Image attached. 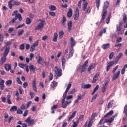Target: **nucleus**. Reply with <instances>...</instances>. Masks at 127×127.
I'll list each match as a JSON object with an SVG mask.
<instances>
[{"label": "nucleus", "mask_w": 127, "mask_h": 127, "mask_svg": "<svg viewBox=\"0 0 127 127\" xmlns=\"http://www.w3.org/2000/svg\"><path fill=\"white\" fill-rule=\"evenodd\" d=\"M118 68H119V65H117L115 68H113L112 73H113V74H115V72H116Z\"/></svg>", "instance_id": "680f3d73"}, {"label": "nucleus", "mask_w": 127, "mask_h": 127, "mask_svg": "<svg viewBox=\"0 0 127 127\" xmlns=\"http://www.w3.org/2000/svg\"><path fill=\"white\" fill-rule=\"evenodd\" d=\"M95 116H96V114H93L91 116V119H90V121H86L84 125L85 127H92V125H93V120H94L95 118Z\"/></svg>", "instance_id": "6e6552de"}, {"label": "nucleus", "mask_w": 127, "mask_h": 127, "mask_svg": "<svg viewBox=\"0 0 127 127\" xmlns=\"http://www.w3.org/2000/svg\"><path fill=\"white\" fill-rule=\"evenodd\" d=\"M88 63H89V60H87L83 64L82 66H80L78 68V71H80L81 73L82 72H85L87 70V67H88Z\"/></svg>", "instance_id": "423d86ee"}, {"label": "nucleus", "mask_w": 127, "mask_h": 127, "mask_svg": "<svg viewBox=\"0 0 127 127\" xmlns=\"http://www.w3.org/2000/svg\"><path fill=\"white\" fill-rule=\"evenodd\" d=\"M111 19V14H109L108 15V16L106 20L107 24H108V23L110 22V19Z\"/></svg>", "instance_id": "de8ad7c7"}, {"label": "nucleus", "mask_w": 127, "mask_h": 127, "mask_svg": "<svg viewBox=\"0 0 127 127\" xmlns=\"http://www.w3.org/2000/svg\"><path fill=\"white\" fill-rule=\"evenodd\" d=\"M19 66L20 68H22V69H23L24 67H26V71L27 73H28L29 72V69L28 68V65L24 64H19Z\"/></svg>", "instance_id": "f8f14e48"}, {"label": "nucleus", "mask_w": 127, "mask_h": 127, "mask_svg": "<svg viewBox=\"0 0 127 127\" xmlns=\"http://www.w3.org/2000/svg\"><path fill=\"white\" fill-rule=\"evenodd\" d=\"M122 42V38L119 37L116 40V43H119V42Z\"/></svg>", "instance_id": "338daca9"}, {"label": "nucleus", "mask_w": 127, "mask_h": 127, "mask_svg": "<svg viewBox=\"0 0 127 127\" xmlns=\"http://www.w3.org/2000/svg\"><path fill=\"white\" fill-rule=\"evenodd\" d=\"M24 33V30L21 29L18 31V36H20L21 35H22Z\"/></svg>", "instance_id": "4c0bfd02"}, {"label": "nucleus", "mask_w": 127, "mask_h": 127, "mask_svg": "<svg viewBox=\"0 0 127 127\" xmlns=\"http://www.w3.org/2000/svg\"><path fill=\"white\" fill-rule=\"evenodd\" d=\"M96 67V64H91L89 65V67L88 68V71L89 72V73H91V70L94 69Z\"/></svg>", "instance_id": "aec40b11"}, {"label": "nucleus", "mask_w": 127, "mask_h": 127, "mask_svg": "<svg viewBox=\"0 0 127 127\" xmlns=\"http://www.w3.org/2000/svg\"><path fill=\"white\" fill-rule=\"evenodd\" d=\"M43 61H44L43 59L42 58H41L40 56H39V58L38 59V63H39V64H40L41 65H43Z\"/></svg>", "instance_id": "cd10ccee"}, {"label": "nucleus", "mask_w": 127, "mask_h": 127, "mask_svg": "<svg viewBox=\"0 0 127 127\" xmlns=\"http://www.w3.org/2000/svg\"><path fill=\"white\" fill-rule=\"evenodd\" d=\"M18 18L19 19V21H21V20H22V17L21 16V14H16L15 18H13V19L10 22V23H14V22H15V21L17 20Z\"/></svg>", "instance_id": "1a4fd4ad"}, {"label": "nucleus", "mask_w": 127, "mask_h": 127, "mask_svg": "<svg viewBox=\"0 0 127 127\" xmlns=\"http://www.w3.org/2000/svg\"><path fill=\"white\" fill-rule=\"evenodd\" d=\"M50 9L52 11H53L54 10H56V7H55V6L52 5L50 7Z\"/></svg>", "instance_id": "8fccbe9b"}, {"label": "nucleus", "mask_w": 127, "mask_h": 127, "mask_svg": "<svg viewBox=\"0 0 127 127\" xmlns=\"http://www.w3.org/2000/svg\"><path fill=\"white\" fill-rule=\"evenodd\" d=\"M26 23V24H30V23H31V20L29 18H27Z\"/></svg>", "instance_id": "09e8293b"}, {"label": "nucleus", "mask_w": 127, "mask_h": 127, "mask_svg": "<svg viewBox=\"0 0 127 127\" xmlns=\"http://www.w3.org/2000/svg\"><path fill=\"white\" fill-rule=\"evenodd\" d=\"M58 37V34L57 33H54V38H53V41L54 42H56L57 41V38Z\"/></svg>", "instance_id": "c756f323"}, {"label": "nucleus", "mask_w": 127, "mask_h": 127, "mask_svg": "<svg viewBox=\"0 0 127 127\" xmlns=\"http://www.w3.org/2000/svg\"><path fill=\"white\" fill-rule=\"evenodd\" d=\"M120 74H121V71H118L116 73H115L113 76L112 80L115 81V80L118 79L120 76Z\"/></svg>", "instance_id": "2eb2a0df"}, {"label": "nucleus", "mask_w": 127, "mask_h": 127, "mask_svg": "<svg viewBox=\"0 0 127 127\" xmlns=\"http://www.w3.org/2000/svg\"><path fill=\"white\" fill-rule=\"evenodd\" d=\"M114 121V117H111L110 118L105 120V122L106 123H113Z\"/></svg>", "instance_id": "a19ab883"}, {"label": "nucleus", "mask_w": 127, "mask_h": 127, "mask_svg": "<svg viewBox=\"0 0 127 127\" xmlns=\"http://www.w3.org/2000/svg\"><path fill=\"white\" fill-rule=\"evenodd\" d=\"M29 68L31 71H34V70H35V68H34V66L32 65H30Z\"/></svg>", "instance_id": "bf43d9fd"}, {"label": "nucleus", "mask_w": 127, "mask_h": 127, "mask_svg": "<svg viewBox=\"0 0 127 127\" xmlns=\"http://www.w3.org/2000/svg\"><path fill=\"white\" fill-rule=\"evenodd\" d=\"M71 88H72L71 82H69V84L67 85L66 89L65 92L64 93V95L63 96V98L62 100V107L64 109H66V108H67V106H68V104H71L72 103V101L71 100H67L66 101H65V99H66V97H67L68 92H69V90H70Z\"/></svg>", "instance_id": "f257e3e1"}, {"label": "nucleus", "mask_w": 127, "mask_h": 127, "mask_svg": "<svg viewBox=\"0 0 127 127\" xmlns=\"http://www.w3.org/2000/svg\"><path fill=\"white\" fill-rule=\"evenodd\" d=\"M10 50V47H7L6 46H4L1 49V51H4L3 56L1 58L0 60V64L2 65L4 63H5V61H6V56L9 53V51Z\"/></svg>", "instance_id": "f03ea898"}, {"label": "nucleus", "mask_w": 127, "mask_h": 127, "mask_svg": "<svg viewBox=\"0 0 127 127\" xmlns=\"http://www.w3.org/2000/svg\"><path fill=\"white\" fill-rule=\"evenodd\" d=\"M25 26V24L23 23L22 25L21 24L18 25V26H17L16 28L17 29H18V28H21V27H23V26Z\"/></svg>", "instance_id": "13d9d810"}, {"label": "nucleus", "mask_w": 127, "mask_h": 127, "mask_svg": "<svg viewBox=\"0 0 127 127\" xmlns=\"http://www.w3.org/2000/svg\"><path fill=\"white\" fill-rule=\"evenodd\" d=\"M54 71L56 74L55 77H56V78H58V77H61L62 75V70L60 68H58V66L55 67Z\"/></svg>", "instance_id": "0eeeda50"}, {"label": "nucleus", "mask_w": 127, "mask_h": 127, "mask_svg": "<svg viewBox=\"0 0 127 127\" xmlns=\"http://www.w3.org/2000/svg\"><path fill=\"white\" fill-rule=\"evenodd\" d=\"M114 55L115 54L114 53V52H111L109 56V59H112Z\"/></svg>", "instance_id": "4d7b16f0"}, {"label": "nucleus", "mask_w": 127, "mask_h": 127, "mask_svg": "<svg viewBox=\"0 0 127 127\" xmlns=\"http://www.w3.org/2000/svg\"><path fill=\"white\" fill-rule=\"evenodd\" d=\"M68 30H72V21H69L68 22Z\"/></svg>", "instance_id": "c9c22d12"}, {"label": "nucleus", "mask_w": 127, "mask_h": 127, "mask_svg": "<svg viewBox=\"0 0 127 127\" xmlns=\"http://www.w3.org/2000/svg\"><path fill=\"white\" fill-rule=\"evenodd\" d=\"M10 98H11V96H10V95H8L7 96V103L8 104H9V105H11V104H12Z\"/></svg>", "instance_id": "2f4dec72"}, {"label": "nucleus", "mask_w": 127, "mask_h": 127, "mask_svg": "<svg viewBox=\"0 0 127 127\" xmlns=\"http://www.w3.org/2000/svg\"><path fill=\"white\" fill-rule=\"evenodd\" d=\"M63 36H64V31H60L59 32V37H60V38H62Z\"/></svg>", "instance_id": "58836bf2"}, {"label": "nucleus", "mask_w": 127, "mask_h": 127, "mask_svg": "<svg viewBox=\"0 0 127 127\" xmlns=\"http://www.w3.org/2000/svg\"><path fill=\"white\" fill-rule=\"evenodd\" d=\"M26 123L28 124V126H32L34 123V120L31 119V117H28L26 120Z\"/></svg>", "instance_id": "ddd939ff"}, {"label": "nucleus", "mask_w": 127, "mask_h": 127, "mask_svg": "<svg viewBox=\"0 0 127 127\" xmlns=\"http://www.w3.org/2000/svg\"><path fill=\"white\" fill-rule=\"evenodd\" d=\"M31 104H32V101H29L27 102L26 106V108L28 109L29 107H30V106H31Z\"/></svg>", "instance_id": "603ef678"}, {"label": "nucleus", "mask_w": 127, "mask_h": 127, "mask_svg": "<svg viewBox=\"0 0 127 127\" xmlns=\"http://www.w3.org/2000/svg\"><path fill=\"white\" fill-rule=\"evenodd\" d=\"M76 90L75 89H73L69 92L68 95H73V94H75V93H76Z\"/></svg>", "instance_id": "37998d69"}, {"label": "nucleus", "mask_w": 127, "mask_h": 127, "mask_svg": "<svg viewBox=\"0 0 127 127\" xmlns=\"http://www.w3.org/2000/svg\"><path fill=\"white\" fill-rule=\"evenodd\" d=\"M97 97H98V94H95V96H93L92 97V100H91V103H93L95 100L97 98Z\"/></svg>", "instance_id": "864d4df0"}, {"label": "nucleus", "mask_w": 127, "mask_h": 127, "mask_svg": "<svg viewBox=\"0 0 127 127\" xmlns=\"http://www.w3.org/2000/svg\"><path fill=\"white\" fill-rule=\"evenodd\" d=\"M74 52H75V50H74L73 48H71L70 49L69 52V56L68 58H71L72 56H73L74 54Z\"/></svg>", "instance_id": "412c9836"}, {"label": "nucleus", "mask_w": 127, "mask_h": 127, "mask_svg": "<svg viewBox=\"0 0 127 127\" xmlns=\"http://www.w3.org/2000/svg\"><path fill=\"white\" fill-rule=\"evenodd\" d=\"M85 12L86 14H88V13H90V12H91V9L90 8V7H87V8L85 10Z\"/></svg>", "instance_id": "6e6d98bb"}, {"label": "nucleus", "mask_w": 127, "mask_h": 127, "mask_svg": "<svg viewBox=\"0 0 127 127\" xmlns=\"http://www.w3.org/2000/svg\"><path fill=\"white\" fill-rule=\"evenodd\" d=\"M66 98L67 101H69V100H71V99H73V95H68L66 96Z\"/></svg>", "instance_id": "052dcab7"}, {"label": "nucleus", "mask_w": 127, "mask_h": 127, "mask_svg": "<svg viewBox=\"0 0 127 127\" xmlns=\"http://www.w3.org/2000/svg\"><path fill=\"white\" fill-rule=\"evenodd\" d=\"M10 112H15L17 111V106H12L10 109Z\"/></svg>", "instance_id": "72a5a7b5"}, {"label": "nucleus", "mask_w": 127, "mask_h": 127, "mask_svg": "<svg viewBox=\"0 0 127 127\" xmlns=\"http://www.w3.org/2000/svg\"><path fill=\"white\" fill-rule=\"evenodd\" d=\"M13 1H14V0H10V1H9L8 2V5L10 9H11V8H12V6H13V4H12ZM20 5V3H19V2H14V5L19 6Z\"/></svg>", "instance_id": "9b49d317"}, {"label": "nucleus", "mask_w": 127, "mask_h": 127, "mask_svg": "<svg viewBox=\"0 0 127 127\" xmlns=\"http://www.w3.org/2000/svg\"><path fill=\"white\" fill-rule=\"evenodd\" d=\"M6 84L7 86H10V85H11V84H12V81L9 80L6 81Z\"/></svg>", "instance_id": "3c124183"}, {"label": "nucleus", "mask_w": 127, "mask_h": 127, "mask_svg": "<svg viewBox=\"0 0 127 127\" xmlns=\"http://www.w3.org/2000/svg\"><path fill=\"white\" fill-rule=\"evenodd\" d=\"M73 15V10L69 9L68 12L67 13V16L70 18Z\"/></svg>", "instance_id": "7c9ffc66"}, {"label": "nucleus", "mask_w": 127, "mask_h": 127, "mask_svg": "<svg viewBox=\"0 0 127 127\" xmlns=\"http://www.w3.org/2000/svg\"><path fill=\"white\" fill-rule=\"evenodd\" d=\"M34 49H35V47H34L33 45H32L30 47V51L31 52H33V51H34Z\"/></svg>", "instance_id": "e2e57ef3"}, {"label": "nucleus", "mask_w": 127, "mask_h": 127, "mask_svg": "<svg viewBox=\"0 0 127 127\" xmlns=\"http://www.w3.org/2000/svg\"><path fill=\"white\" fill-rule=\"evenodd\" d=\"M110 46V44L109 43H107L106 44H103L102 46L103 49H108V48H109Z\"/></svg>", "instance_id": "f704fd0d"}, {"label": "nucleus", "mask_w": 127, "mask_h": 127, "mask_svg": "<svg viewBox=\"0 0 127 127\" xmlns=\"http://www.w3.org/2000/svg\"><path fill=\"white\" fill-rule=\"evenodd\" d=\"M32 87L34 92H37V88H36V82L35 80H33L32 82Z\"/></svg>", "instance_id": "a878e982"}, {"label": "nucleus", "mask_w": 127, "mask_h": 127, "mask_svg": "<svg viewBox=\"0 0 127 127\" xmlns=\"http://www.w3.org/2000/svg\"><path fill=\"white\" fill-rule=\"evenodd\" d=\"M78 123L77 122H73V127H77L78 126Z\"/></svg>", "instance_id": "774afa93"}, {"label": "nucleus", "mask_w": 127, "mask_h": 127, "mask_svg": "<svg viewBox=\"0 0 127 127\" xmlns=\"http://www.w3.org/2000/svg\"><path fill=\"white\" fill-rule=\"evenodd\" d=\"M123 24V23L122 22H120L118 24L116 25L117 27V31L119 34H124V31H122L121 27L122 25Z\"/></svg>", "instance_id": "9d476101"}, {"label": "nucleus", "mask_w": 127, "mask_h": 127, "mask_svg": "<svg viewBox=\"0 0 127 127\" xmlns=\"http://www.w3.org/2000/svg\"><path fill=\"white\" fill-rule=\"evenodd\" d=\"M74 15V20H78V19H79V15H80L79 9L76 8Z\"/></svg>", "instance_id": "dca6fc26"}, {"label": "nucleus", "mask_w": 127, "mask_h": 127, "mask_svg": "<svg viewBox=\"0 0 127 127\" xmlns=\"http://www.w3.org/2000/svg\"><path fill=\"white\" fill-rule=\"evenodd\" d=\"M39 21H40V23H39L37 26H36L35 29V30H39L40 31H41L44 27V24L45 23V21L39 19Z\"/></svg>", "instance_id": "39448f33"}, {"label": "nucleus", "mask_w": 127, "mask_h": 127, "mask_svg": "<svg viewBox=\"0 0 127 127\" xmlns=\"http://www.w3.org/2000/svg\"><path fill=\"white\" fill-rule=\"evenodd\" d=\"M109 84V81L106 80L104 82V84L102 85V87H101L102 93H105L106 90L107 89V85Z\"/></svg>", "instance_id": "4468645a"}, {"label": "nucleus", "mask_w": 127, "mask_h": 127, "mask_svg": "<svg viewBox=\"0 0 127 127\" xmlns=\"http://www.w3.org/2000/svg\"><path fill=\"white\" fill-rule=\"evenodd\" d=\"M109 7V1H107L104 2V5L103 6V9L102 12V18L101 22H104V20L106 18V16L107 15V10Z\"/></svg>", "instance_id": "7ed1b4c3"}, {"label": "nucleus", "mask_w": 127, "mask_h": 127, "mask_svg": "<svg viewBox=\"0 0 127 127\" xmlns=\"http://www.w3.org/2000/svg\"><path fill=\"white\" fill-rule=\"evenodd\" d=\"M70 44L71 46V48H73L74 46L76 45V42L73 37H71L70 39Z\"/></svg>", "instance_id": "5701e85b"}, {"label": "nucleus", "mask_w": 127, "mask_h": 127, "mask_svg": "<svg viewBox=\"0 0 127 127\" xmlns=\"http://www.w3.org/2000/svg\"><path fill=\"white\" fill-rule=\"evenodd\" d=\"M65 64H66V60L64 58L62 59V65L63 69H65Z\"/></svg>", "instance_id": "c85d7f7f"}, {"label": "nucleus", "mask_w": 127, "mask_h": 127, "mask_svg": "<svg viewBox=\"0 0 127 127\" xmlns=\"http://www.w3.org/2000/svg\"><path fill=\"white\" fill-rule=\"evenodd\" d=\"M19 48L21 50H23L24 49V44H22L20 45Z\"/></svg>", "instance_id": "69168bd1"}, {"label": "nucleus", "mask_w": 127, "mask_h": 127, "mask_svg": "<svg viewBox=\"0 0 127 127\" xmlns=\"http://www.w3.org/2000/svg\"><path fill=\"white\" fill-rule=\"evenodd\" d=\"M3 42V35L2 34L0 33V45H1Z\"/></svg>", "instance_id": "e433bc0d"}, {"label": "nucleus", "mask_w": 127, "mask_h": 127, "mask_svg": "<svg viewBox=\"0 0 127 127\" xmlns=\"http://www.w3.org/2000/svg\"><path fill=\"white\" fill-rule=\"evenodd\" d=\"M100 0H96V5L97 9H99V7L100 6Z\"/></svg>", "instance_id": "49530a36"}, {"label": "nucleus", "mask_w": 127, "mask_h": 127, "mask_svg": "<svg viewBox=\"0 0 127 127\" xmlns=\"http://www.w3.org/2000/svg\"><path fill=\"white\" fill-rule=\"evenodd\" d=\"M53 79V74H52V73L50 72V75L49 76V79L50 80V81H51Z\"/></svg>", "instance_id": "5fc2aeb1"}, {"label": "nucleus", "mask_w": 127, "mask_h": 127, "mask_svg": "<svg viewBox=\"0 0 127 127\" xmlns=\"http://www.w3.org/2000/svg\"><path fill=\"white\" fill-rule=\"evenodd\" d=\"M108 64H109L107 66L106 72H108L111 67H113V65H114V64H115V62L114 61L110 62L109 63H108Z\"/></svg>", "instance_id": "f3484780"}, {"label": "nucleus", "mask_w": 127, "mask_h": 127, "mask_svg": "<svg viewBox=\"0 0 127 127\" xmlns=\"http://www.w3.org/2000/svg\"><path fill=\"white\" fill-rule=\"evenodd\" d=\"M92 87V85L91 84H83L81 85V88L82 89H90Z\"/></svg>", "instance_id": "b1692460"}, {"label": "nucleus", "mask_w": 127, "mask_h": 127, "mask_svg": "<svg viewBox=\"0 0 127 127\" xmlns=\"http://www.w3.org/2000/svg\"><path fill=\"white\" fill-rule=\"evenodd\" d=\"M5 69L6 71H8L11 69V64H6L5 65Z\"/></svg>", "instance_id": "bb28decb"}, {"label": "nucleus", "mask_w": 127, "mask_h": 127, "mask_svg": "<svg viewBox=\"0 0 127 127\" xmlns=\"http://www.w3.org/2000/svg\"><path fill=\"white\" fill-rule=\"evenodd\" d=\"M88 6V3L87 2H85L84 4H83L82 6V9L84 11H85V10H86V9H87V7Z\"/></svg>", "instance_id": "ea45409f"}, {"label": "nucleus", "mask_w": 127, "mask_h": 127, "mask_svg": "<svg viewBox=\"0 0 127 127\" xmlns=\"http://www.w3.org/2000/svg\"><path fill=\"white\" fill-rule=\"evenodd\" d=\"M67 19H66V17H65V16H64L62 19V23L63 24H64V22H66Z\"/></svg>", "instance_id": "0e129e2a"}, {"label": "nucleus", "mask_w": 127, "mask_h": 127, "mask_svg": "<svg viewBox=\"0 0 127 127\" xmlns=\"http://www.w3.org/2000/svg\"><path fill=\"white\" fill-rule=\"evenodd\" d=\"M127 68V64H125L124 67L121 69V74L122 75H124L125 74V72H126V69Z\"/></svg>", "instance_id": "473e14b6"}, {"label": "nucleus", "mask_w": 127, "mask_h": 127, "mask_svg": "<svg viewBox=\"0 0 127 127\" xmlns=\"http://www.w3.org/2000/svg\"><path fill=\"white\" fill-rule=\"evenodd\" d=\"M106 29H103V30H102L99 33V36H102V35H103V33H106Z\"/></svg>", "instance_id": "c03bdc74"}, {"label": "nucleus", "mask_w": 127, "mask_h": 127, "mask_svg": "<svg viewBox=\"0 0 127 127\" xmlns=\"http://www.w3.org/2000/svg\"><path fill=\"white\" fill-rule=\"evenodd\" d=\"M123 113H124L125 115L126 116L127 115V105H126L124 107V111Z\"/></svg>", "instance_id": "a18cd8bd"}, {"label": "nucleus", "mask_w": 127, "mask_h": 127, "mask_svg": "<svg viewBox=\"0 0 127 127\" xmlns=\"http://www.w3.org/2000/svg\"><path fill=\"white\" fill-rule=\"evenodd\" d=\"M122 56H123V53H120L115 58V62H116V63H118V61L120 60V59L121 58V57H122Z\"/></svg>", "instance_id": "393cba45"}, {"label": "nucleus", "mask_w": 127, "mask_h": 127, "mask_svg": "<svg viewBox=\"0 0 127 127\" xmlns=\"http://www.w3.org/2000/svg\"><path fill=\"white\" fill-rule=\"evenodd\" d=\"M4 83H5V81L3 80H1V81L0 82V88L1 90H4V88H5V85H4Z\"/></svg>", "instance_id": "6ab92c4d"}, {"label": "nucleus", "mask_w": 127, "mask_h": 127, "mask_svg": "<svg viewBox=\"0 0 127 127\" xmlns=\"http://www.w3.org/2000/svg\"><path fill=\"white\" fill-rule=\"evenodd\" d=\"M100 76V73H97L93 77V79L92 80V83L94 84L95 82L98 81V77Z\"/></svg>", "instance_id": "4be33fe9"}, {"label": "nucleus", "mask_w": 127, "mask_h": 127, "mask_svg": "<svg viewBox=\"0 0 127 127\" xmlns=\"http://www.w3.org/2000/svg\"><path fill=\"white\" fill-rule=\"evenodd\" d=\"M56 86H57V82L55 81L52 82L51 84V87H52V88H55Z\"/></svg>", "instance_id": "79ce46f5"}, {"label": "nucleus", "mask_w": 127, "mask_h": 127, "mask_svg": "<svg viewBox=\"0 0 127 127\" xmlns=\"http://www.w3.org/2000/svg\"><path fill=\"white\" fill-rule=\"evenodd\" d=\"M76 114H77V111H74L71 115L68 118V122H70L71 121V120H73L75 118V116H76Z\"/></svg>", "instance_id": "a211bd4d"}, {"label": "nucleus", "mask_w": 127, "mask_h": 127, "mask_svg": "<svg viewBox=\"0 0 127 127\" xmlns=\"http://www.w3.org/2000/svg\"><path fill=\"white\" fill-rule=\"evenodd\" d=\"M114 114V111L111 110L108 113L106 114L101 119V120L99 122V124L100 125H102V124H105L106 121L107 120V118H108V117H110V116H112Z\"/></svg>", "instance_id": "20e7f679"}]
</instances>
